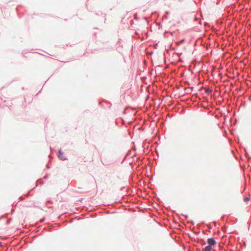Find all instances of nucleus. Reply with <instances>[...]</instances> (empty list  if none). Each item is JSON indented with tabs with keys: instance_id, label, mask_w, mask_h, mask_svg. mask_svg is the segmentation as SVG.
<instances>
[{
	"instance_id": "nucleus-6",
	"label": "nucleus",
	"mask_w": 251,
	"mask_h": 251,
	"mask_svg": "<svg viewBox=\"0 0 251 251\" xmlns=\"http://www.w3.org/2000/svg\"><path fill=\"white\" fill-rule=\"evenodd\" d=\"M183 41H184V40H181V42H183Z\"/></svg>"
},
{
	"instance_id": "nucleus-1",
	"label": "nucleus",
	"mask_w": 251,
	"mask_h": 251,
	"mask_svg": "<svg viewBox=\"0 0 251 251\" xmlns=\"http://www.w3.org/2000/svg\"><path fill=\"white\" fill-rule=\"evenodd\" d=\"M209 246H214L216 244V242L213 238H209L207 240Z\"/></svg>"
},
{
	"instance_id": "nucleus-5",
	"label": "nucleus",
	"mask_w": 251,
	"mask_h": 251,
	"mask_svg": "<svg viewBox=\"0 0 251 251\" xmlns=\"http://www.w3.org/2000/svg\"><path fill=\"white\" fill-rule=\"evenodd\" d=\"M249 200V199L248 198H246L245 199V201H248Z\"/></svg>"
},
{
	"instance_id": "nucleus-2",
	"label": "nucleus",
	"mask_w": 251,
	"mask_h": 251,
	"mask_svg": "<svg viewBox=\"0 0 251 251\" xmlns=\"http://www.w3.org/2000/svg\"><path fill=\"white\" fill-rule=\"evenodd\" d=\"M212 249L211 246H207L202 250V251H211Z\"/></svg>"
},
{
	"instance_id": "nucleus-4",
	"label": "nucleus",
	"mask_w": 251,
	"mask_h": 251,
	"mask_svg": "<svg viewBox=\"0 0 251 251\" xmlns=\"http://www.w3.org/2000/svg\"><path fill=\"white\" fill-rule=\"evenodd\" d=\"M212 92V90L209 89H207L206 90H205V92L207 94L208 93H210Z\"/></svg>"
},
{
	"instance_id": "nucleus-3",
	"label": "nucleus",
	"mask_w": 251,
	"mask_h": 251,
	"mask_svg": "<svg viewBox=\"0 0 251 251\" xmlns=\"http://www.w3.org/2000/svg\"><path fill=\"white\" fill-rule=\"evenodd\" d=\"M63 152H62L60 151L58 152V157L62 160H64L65 158L63 157Z\"/></svg>"
}]
</instances>
